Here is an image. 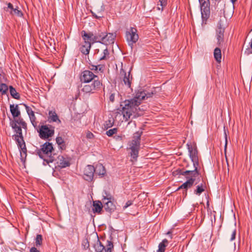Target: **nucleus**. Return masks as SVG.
I'll use <instances>...</instances> for the list:
<instances>
[{
	"mask_svg": "<svg viewBox=\"0 0 252 252\" xmlns=\"http://www.w3.org/2000/svg\"><path fill=\"white\" fill-rule=\"evenodd\" d=\"M94 172L98 175H104L106 172L105 167L101 163L96 164L94 167Z\"/></svg>",
	"mask_w": 252,
	"mask_h": 252,
	"instance_id": "obj_24",
	"label": "nucleus"
},
{
	"mask_svg": "<svg viewBox=\"0 0 252 252\" xmlns=\"http://www.w3.org/2000/svg\"><path fill=\"white\" fill-rule=\"evenodd\" d=\"M224 21L225 19H220L219 21L216 32V37L217 40V44L221 47L224 42V33L225 31V24Z\"/></svg>",
	"mask_w": 252,
	"mask_h": 252,
	"instance_id": "obj_11",
	"label": "nucleus"
},
{
	"mask_svg": "<svg viewBox=\"0 0 252 252\" xmlns=\"http://www.w3.org/2000/svg\"><path fill=\"white\" fill-rule=\"evenodd\" d=\"M172 234V231H169L167 232L166 234L167 235H170V237L171 238H172V235H171Z\"/></svg>",
	"mask_w": 252,
	"mask_h": 252,
	"instance_id": "obj_51",
	"label": "nucleus"
},
{
	"mask_svg": "<svg viewBox=\"0 0 252 252\" xmlns=\"http://www.w3.org/2000/svg\"><path fill=\"white\" fill-rule=\"evenodd\" d=\"M48 120L50 122H57L58 124L61 123V120L55 111H50L49 112Z\"/></svg>",
	"mask_w": 252,
	"mask_h": 252,
	"instance_id": "obj_23",
	"label": "nucleus"
},
{
	"mask_svg": "<svg viewBox=\"0 0 252 252\" xmlns=\"http://www.w3.org/2000/svg\"><path fill=\"white\" fill-rule=\"evenodd\" d=\"M105 123L107 128L112 126L113 125V121L111 120H109L106 121Z\"/></svg>",
	"mask_w": 252,
	"mask_h": 252,
	"instance_id": "obj_42",
	"label": "nucleus"
},
{
	"mask_svg": "<svg viewBox=\"0 0 252 252\" xmlns=\"http://www.w3.org/2000/svg\"><path fill=\"white\" fill-rule=\"evenodd\" d=\"M245 54H246L247 55H249L250 54H252V42H251V43H250V47L247 48L245 50Z\"/></svg>",
	"mask_w": 252,
	"mask_h": 252,
	"instance_id": "obj_40",
	"label": "nucleus"
},
{
	"mask_svg": "<svg viewBox=\"0 0 252 252\" xmlns=\"http://www.w3.org/2000/svg\"><path fill=\"white\" fill-rule=\"evenodd\" d=\"M103 206L102 203L100 201H95L93 202V210L94 213H100Z\"/></svg>",
	"mask_w": 252,
	"mask_h": 252,
	"instance_id": "obj_25",
	"label": "nucleus"
},
{
	"mask_svg": "<svg viewBox=\"0 0 252 252\" xmlns=\"http://www.w3.org/2000/svg\"><path fill=\"white\" fill-rule=\"evenodd\" d=\"M201 16L203 19H208L210 14V1L209 0H198Z\"/></svg>",
	"mask_w": 252,
	"mask_h": 252,
	"instance_id": "obj_13",
	"label": "nucleus"
},
{
	"mask_svg": "<svg viewBox=\"0 0 252 252\" xmlns=\"http://www.w3.org/2000/svg\"><path fill=\"white\" fill-rule=\"evenodd\" d=\"M94 134L91 132L88 131L87 133L86 137L87 138L92 139L94 137Z\"/></svg>",
	"mask_w": 252,
	"mask_h": 252,
	"instance_id": "obj_46",
	"label": "nucleus"
},
{
	"mask_svg": "<svg viewBox=\"0 0 252 252\" xmlns=\"http://www.w3.org/2000/svg\"><path fill=\"white\" fill-rule=\"evenodd\" d=\"M119 79L123 85L125 86L127 88H130L133 79L130 70L127 72L122 67L120 70Z\"/></svg>",
	"mask_w": 252,
	"mask_h": 252,
	"instance_id": "obj_10",
	"label": "nucleus"
},
{
	"mask_svg": "<svg viewBox=\"0 0 252 252\" xmlns=\"http://www.w3.org/2000/svg\"><path fill=\"white\" fill-rule=\"evenodd\" d=\"M56 141L58 145H62L63 142H64L63 139L61 136L57 137Z\"/></svg>",
	"mask_w": 252,
	"mask_h": 252,
	"instance_id": "obj_39",
	"label": "nucleus"
},
{
	"mask_svg": "<svg viewBox=\"0 0 252 252\" xmlns=\"http://www.w3.org/2000/svg\"><path fill=\"white\" fill-rule=\"evenodd\" d=\"M84 247H86L87 248H89V243H88V242H87V241H86V242H85V244L84 245Z\"/></svg>",
	"mask_w": 252,
	"mask_h": 252,
	"instance_id": "obj_52",
	"label": "nucleus"
},
{
	"mask_svg": "<svg viewBox=\"0 0 252 252\" xmlns=\"http://www.w3.org/2000/svg\"><path fill=\"white\" fill-rule=\"evenodd\" d=\"M20 105H23L25 106L26 111L29 116L34 113V112L32 110V108L28 106V105H27L26 104L21 103Z\"/></svg>",
	"mask_w": 252,
	"mask_h": 252,
	"instance_id": "obj_37",
	"label": "nucleus"
},
{
	"mask_svg": "<svg viewBox=\"0 0 252 252\" xmlns=\"http://www.w3.org/2000/svg\"><path fill=\"white\" fill-rule=\"evenodd\" d=\"M93 80H98V77L90 70H86L82 73L81 80L84 83H90Z\"/></svg>",
	"mask_w": 252,
	"mask_h": 252,
	"instance_id": "obj_15",
	"label": "nucleus"
},
{
	"mask_svg": "<svg viewBox=\"0 0 252 252\" xmlns=\"http://www.w3.org/2000/svg\"><path fill=\"white\" fill-rule=\"evenodd\" d=\"M132 204V201L131 200L127 201L125 205L124 206L123 208L124 209H126L128 207L130 206Z\"/></svg>",
	"mask_w": 252,
	"mask_h": 252,
	"instance_id": "obj_45",
	"label": "nucleus"
},
{
	"mask_svg": "<svg viewBox=\"0 0 252 252\" xmlns=\"http://www.w3.org/2000/svg\"><path fill=\"white\" fill-rule=\"evenodd\" d=\"M91 13H92L93 16L96 19H99L102 17V15L101 12H98V14H97L94 11H91Z\"/></svg>",
	"mask_w": 252,
	"mask_h": 252,
	"instance_id": "obj_41",
	"label": "nucleus"
},
{
	"mask_svg": "<svg viewBox=\"0 0 252 252\" xmlns=\"http://www.w3.org/2000/svg\"><path fill=\"white\" fill-rule=\"evenodd\" d=\"M126 38L128 45L132 49L135 43L139 39V35L137 33V30L134 27H130L126 32Z\"/></svg>",
	"mask_w": 252,
	"mask_h": 252,
	"instance_id": "obj_9",
	"label": "nucleus"
},
{
	"mask_svg": "<svg viewBox=\"0 0 252 252\" xmlns=\"http://www.w3.org/2000/svg\"><path fill=\"white\" fill-rule=\"evenodd\" d=\"M4 9L9 12L11 15H15L19 17H22L23 16V12L19 9V7L16 6L14 7L13 4L10 2L7 3V7Z\"/></svg>",
	"mask_w": 252,
	"mask_h": 252,
	"instance_id": "obj_17",
	"label": "nucleus"
},
{
	"mask_svg": "<svg viewBox=\"0 0 252 252\" xmlns=\"http://www.w3.org/2000/svg\"><path fill=\"white\" fill-rule=\"evenodd\" d=\"M115 138L117 140H122V137L120 136H117Z\"/></svg>",
	"mask_w": 252,
	"mask_h": 252,
	"instance_id": "obj_53",
	"label": "nucleus"
},
{
	"mask_svg": "<svg viewBox=\"0 0 252 252\" xmlns=\"http://www.w3.org/2000/svg\"><path fill=\"white\" fill-rule=\"evenodd\" d=\"M118 131V129L117 128H113L112 129H110L106 131V133L108 136H112L113 134H116Z\"/></svg>",
	"mask_w": 252,
	"mask_h": 252,
	"instance_id": "obj_35",
	"label": "nucleus"
},
{
	"mask_svg": "<svg viewBox=\"0 0 252 252\" xmlns=\"http://www.w3.org/2000/svg\"><path fill=\"white\" fill-rule=\"evenodd\" d=\"M29 116L32 126H34V127H35L37 126V123L36 122V117L34 115V113L31 114Z\"/></svg>",
	"mask_w": 252,
	"mask_h": 252,
	"instance_id": "obj_33",
	"label": "nucleus"
},
{
	"mask_svg": "<svg viewBox=\"0 0 252 252\" xmlns=\"http://www.w3.org/2000/svg\"><path fill=\"white\" fill-rule=\"evenodd\" d=\"M115 35L111 33H106L105 32L104 36H103L101 43L105 45L112 44L114 42Z\"/></svg>",
	"mask_w": 252,
	"mask_h": 252,
	"instance_id": "obj_19",
	"label": "nucleus"
},
{
	"mask_svg": "<svg viewBox=\"0 0 252 252\" xmlns=\"http://www.w3.org/2000/svg\"><path fill=\"white\" fill-rule=\"evenodd\" d=\"M153 94L152 92L150 93L146 91H140L136 93L133 98L122 102L119 109L125 121L142 115L144 109L140 108L139 106L142 100L151 97Z\"/></svg>",
	"mask_w": 252,
	"mask_h": 252,
	"instance_id": "obj_1",
	"label": "nucleus"
},
{
	"mask_svg": "<svg viewBox=\"0 0 252 252\" xmlns=\"http://www.w3.org/2000/svg\"><path fill=\"white\" fill-rule=\"evenodd\" d=\"M84 41L85 44L81 46L80 50L83 54L88 55L89 53L92 43L91 41L87 40H84Z\"/></svg>",
	"mask_w": 252,
	"mask_h": 252,
	"instance_id": "obj_21",
	"label": "nucleus"
},
{
	"mask_svg": "<svg viewBox=\"0 0 252 252\" xmlns=\"http://www.w3.org/2000/svg\"><path fill=\"white\" fill-rule=\"evenodd\" d=\"M141 132H136L134 133L133 139L128 142V149L131 150V158L136 160L140 149Z\"/></svg>",
	"mask_w": 252,
	"mask_h": 252,
	"instance_id": "obj_5",
	"label": "nucleus"
},
{
	"mask_svg": "<svg viewBox=\"0 0 252 252\" xmlns=\"http://www.w3.org/2000/svg\"><path fill=\"white\" fill-rule=\"evenodd\" d=\"M206 188L205 185L201 184L196 187V189L194 190V192L195 194L199 195L201 193L204 191Z\"/></svg>",
	"mask_w": 252,
	"mask_h": 252,
	"instance_id": "obj_30",
	"label": "nucleus"
},
{
	"mask_svg": "<svg viewBox=\"0 0 252 252\" xmlns=\"http://www.w3.org/2000/svg\"><path fill=\"white\" fill-rule=\"evenodd\" d=\"M236 234V229H234L233 230V231L232 232V234H231V238H230L231 241H233L235 239Z\"/></svg>",
	"mask_w": 252,
	"mask_h": 252,
	"instance_id": "obj_43",
	"label": "nucleus"
},
{
	"mask_svg": "<svg viewBox=\"0 0 252 252\" xmlns=\"http://www.w3.org/2000/svg\"><path fill=\"white\" fill-rule=\"evenodd\" d=\"M94 248L96 252H102L105 249V247L98 239L94 245Z\"/></svg>",
	"mask_w": 252,
	"mask_h": 252,
	"instance_id": "obj_27",
	"label": "nucleus"
},
{
	"mask_svg": "<svg viewBox=\"0 0 252 252\" xmlns=\"http://www.w3.org/2000/svg\"><path fill=\"white\" fill-rule=\"evenodd\" d=\"M109 100L111 102H113L115 100V94H111L109 96Z\"/></svg>",
	"mask_w": 252,
	"mask_h": 252,
	"instance_id": "obj_49",
	"label": "nucleus"
},
{
	"mask_svg": "<svg viewBox=\"0 0 252 252\" xmlns=\"http://www.w3.org/2000/svg\"><path fill=\"white\" fill-rule=\"evenodd\" d=\"M8 86L4 83L0 84V92L2 94H5L8 91Z\"/></svg>",
	"mask_w": 252,
	"mask_h": 252,
	"instance_id": "obj_32",
	"label": "nucleus"
},
{
	"mask_svg": "<svg viewBox=\"0 0 252 252\" xmlns=\"http://www.w3.org/2000/svg\"><path fill=\"white\" fill-rule=\"evenodd\" d=\"M179 174L184 176L187 180L180 186L177 190H179L181 189H188L191 188L194 184L195 178L199 175L197 167H195L193 170H186L185 171H180Z\"/></svg>",
	"mask_w": 252,
	"mask_h": 252,
	"instance_id": "obj_4",
	"label": "nucleus"
},
{
	"mask_svg": "<svg viewBox=\"0 0 252 252\" xmlns=\"http://www.w3.org/2000/svg\"><path fill=\"white\" fill-rule=\"evenodd\" d=\"M54 151L52 144L49 142H45L41 146L37 154L41 158L49 163L56 160L57 155L54 153Z\"/></svg>",
	"mask_w": 252,
	"mask_h": 252,
	"instance_id": "obj_2",
	"label": "nucleus"
},
{
	"mask_svg": "<svg viewBox=\"0 0 252 252\" xmlns=\"http://www.w3.org/2000/svg\"><path fill=\"white\" fill-rule=\"evenodd\" d=\"M103 55L99 58V60H104L107 59L109 54V51L107 48L103 50Z\"/></svg>",
	"mask_w": 252,
	"mask_h": 252,
	"instance_id": "obj_36",
	"label": "nucleus"
},
{
	"mask_svg": "<svg viewBox=\"0 0 252 252\" xmlns=\"http://www.w3.org/2000/svg\"><path fill=\"white\" fill-rule=\"evenodd\" d=\"M224 137H225V145H224V154H225V158H226V161H227V157H226L227 136V134H226L225 130H224Z\"/></svg>",
	"mask_w": 252,
	"mask_h": 252,
	"instance_id": "obj_38",
	"label": "nucleus"
},
{
	"mask_svg": "<svg viewBox=\"0 0 252 252\" xmlns=\"http://www.w3.org/2000/svg\"><path fill=\"white\" fill-rule=\"evenodd\" d=\"M168 241L166 239H164L162 241L159 243L158 245V252H164L165 250V247L167 246L168 244Z\"/></svg>",
	"mask_w": 252,
	"mask_h": 252,
	"instance_id": "obj_29",
	"label": "nucleus"
},
{
	"mask_svg": "<svg viewBox=\"0 0 252 252\" xmlns=\"http://www.w3.org/2000/svg\"><path fill=\"white\" fill-rule=\"evenodd\" d=\"M10 111L14 119L15 118H18L21 115V112L19 110L18 104H10Z\"/></svg>",
	"mask_w": 252,
	"mask_h": 252,
	"instance_id": "obj_22",
	"label": "nucleus"
},
{
	"mask_svg": "<svg viewBox=\"0 0 252 252\" xmlns=\"http://www.w3.org/2000/svg\"><path fill=\"white\" fill-rule=\"evenodd\" d=\"M58 145L59 146V148L62 150H65V149L66 148L65 142H63L62 145Z\"/></svg>",
	"mask_w": 252,
	"mask_h": 252,
	"instance_id": "obj_47",
	"label": "nucleus"
},
{
	"mask_svg": "<svg viewBox=\"0 0 252 252\" xmlns=\"http://www.w3.org/2000/svg\"><path fill=\"white\" fill-rule=\"evenodd\" d=\"M42 236L41 234H37L35 239V244L36 247H40L42 244Z\"/></svg>",
	"mask_w": 252,
	"mask_h": 252,
	"instance_id": "obj_31",
	"label": "nucleus"
},
{
	"mask_svg": "<svg viewBox=\"0 0 252 252\" xmlns=\"http://www.w3.org/2000/svg\"><path fill=\"white\" fill-rule=\"evenodd\" d=\"M99 66V65H91L90 66V68L91 69V70H97V69H98V67Z\"/></svg>",
	"mask_w": 252,
	"mask_h": 252,
	"instance_id": "obj_48",
	"label": "nucleus"
},
{
	"mask_svg": "<svg viewBox=\"0 0 252 252\" xmlns=\"http://www.w3.org/2000/svg\"><path fill=\"white\" fill-rule=\"evenodd\" d=\"M159 2L160 3V5L164 7L167 5V0H159Z\"/></svg>",
	"mask_w": 252,
	"mask_h": 252,
	"instance_id": "obj_44",
	"label": "nucleus"
},
{
	"mask_svg": "<svg viewBox=\"0 0 252 252\" xmlns=\"http://www.w3.org/2000/svg\"><path fill=\"white\" fill-rule=\"evenodd\" d=\"M163 7H161V8H160V7H157V9H158V10H161V11H162V10H163Z\"/></svg>",
	"mask_w": 252,
	"mask_h": 252,
	"instance_id": "obj_54",
	"label": "nucleus"
},
{
	"mask_svg": "<svg viewBox=\"0 0 252 252\" xmlns=\"http://www.w3.org/2000/svg\"><path fill=\"white\" fill-rule=\"evenodd\" d=\"M30 252H40V251L36 248L33 247L31 248Z\"/></svg>",
	"mask_w": 252,
	"mask_h": 252,
	"instance_id": "obj_50",
	"label": "nucleus"
},
{
	"mask_svg": "<svg viewBox=\"0 0 252 252\" xmlns=\"http://www.w3.org/2000/svg\"><path fill=\"white\" fill-rule=\"evenodd\" d=\"M56 158H58L57 163L61 168H65L70 166V163L69 158L63 156H57Z\"/></svg>",
	"mask_w": 252,
	"mask_h": 252,
	"instance_id": "obj_18",
	"label": "nucleus"
},
{
	"mask_svg": "<svg viewBox=\"0 0 252 252\" xmlns=\"http://www.w3.org/2000/svg\"><path fill=\"white\" fill-rule=\"evenodd\" d=\"M102 86V83L99 80H95L92 83H84L81 85V92L85 94H94L100 90Z\"/></svg>",
	"mask_w": 252,
	"mask_h": 252,
	"instance_id": "obj_6",
	"label": "nucleus"
},
{
	"mask_svg": "<svg viewBox=\"0 0 252 252\" xmlns=\"http://www.w3.org/2000/svg\"><path fill=\"white\" fill-rule=\"evenodd\" d=\"M9 92L11 96L16 99H19L20 95L17 92L16 90L12 86H9Z\"/></svg>",
	"mask_w": 252,
	"mask_h": 252,
	"instance_id": "obj_28",
	"label": "nucleus"
},
{
	"mask_svg": "<svg viewBox=\"0 0 252 252\" xmlns=\"http://www.w3.org/2000/svg\"><path fill=\"white\" fill-rule=\"evenodd\" d=\"M111 200L112 196L111 194L105 191L103 193L102 201L104 204L103 207L105 210L109 212H111L115 209V205Z\"/></svg>",
	"mask_w": 252,
	"mask_h": 252,
	"instance_id": "obj_12",
	"label": "nucleus"
},
{
	"mask_svg": "<svg viewBox=\"0 0 252 252\" xmlns=\"http://www.w3.org/2000/svg\"><path fill=\"white\" fill-rule=\"evenodd\" d=\"M113 244L112 242L107 241V244L106 245V249L105 252H112V250L113 249Z\"/></svg>",
	"mask_w": 252,
	"mask_h": 252,
	"instance_id": "obj_34",
	"label": "nucleus"
},
{
	"mask_svg": "<svg viewBox=\"0 0 252 252\" xmlns=\"http://www.w3.org/2000/svg\"><path fill=\"white\" fill-rule=\"evenodd\" d=\"M15 124L17 126H21L26 131L27 130V125L26 123L24 121V119L19 116L18 118H14L12 121L10 122V125H14Z\"/></svg>",
	"mask_w": 252,
	"mask_h": 252,
	"instance_id": "obj_20",
	"label": "nucleus"
},
{
	"mask_svg": "<svg viewBox=\"0 0 252 252\" xmlns=\"http://www.w3.org/2000/svg\"><path fill=\"white\" fill-rule=\"evenodd\" d=\"M231 2L234 3L237 0H231Z\"/></svg>",
	"mask_w": 252,
	"mask_h": 252,
	"instance_id": "obj_55",
	"label": "nucleus"
},
{
	"mask_svg": "<svg viewBox=\"0 0 252 252\" xmlns=\"http://www.w3.org/2000/svg\"><path fill=\"white\" fill-rule=\"evenodd\" d=\"M14 131L16 133L15 134L12 136V138L16 141L18 147L20 151L21 157L24 156H27V148L26 144L24 140V137L22 134V128L21 126H17L15 124L14 125H10Z\"/></svg>",
	"mask_w": 252,
	"mask_h": 252,
	"instance_id": "obj_3",
	"label": "nucleus"
},
{
	"mask_svg": "<svg viewBox=\"0 0 252 252\" xmlns=\"http://www.w3.org/2000/svg\"><path fill=\"white\" fill-rule=\"evenodd\" d=\"M39 137L44 140L49 139L55 133V127L50 125H42L38 130Z\"/></svg>",
	"mask_w": 252,
	"mask_h": 252,
	"instance_id": "obj_8",
	"label": "nucleus"
},
{
	"mask_svg": "<svg viewBox=\"0 0 252 252\" xmlns=\"http://www.w3.org/2000/svg\"><path fill=\"white\" fill-rule=\"evenodd\" d=\"M104 33L105 32L100 31H98L97 32H95L94 33L93 32H86L83 31L81 32V34L84 40H90L92 43H94V42L101 43Z\"/></svg>",
	"mask_w": 252,
	"mask_h": 252,
	"instance_id": "obj_7",
	"label": "nucleus"
},
{
	"mask_svg": "<svg viewBox=\"0 0 252 252\" xmlns=\"http://www.w3.org/2000/svg\"><path fill=\"white\" fill-rule=\"evenodd\" d=\"M214 56L216 61L220 63L221 61V52L220 48L217 47L215 49L214 51Z\"/></svg>",
	"mask_w": 252,
	"mask_h": 252,
	"instance_id": "obj_26",
	"label": "nucleus"
},
{
	"mask_svg": "<svg viewBox=\"0 0 252 252\" xmlns=\"http://www.w3.org/2000/svg\"><path fill=\"white\" fill-rule=\"evenodd\" d=\"M187 146L189 152V157L193 162V164L195 169V167H197L198 165L197 148L196 146H192L189 144H187Z\"/></svg>",
	"mask_w": 252,
	"mask_h": 252,
	"instance_id": "obj_14",
	"label": "nucleus"
},
{
	"mask_svg": "<svg viewBox=\"0 0 252 252\" xmlns=\"http://www.w3.org/2000/svg\"><path fill=\"white\" fill-rule=\"evenodd\" d=\"M94 167L91 165H87L84 169V178L85 180L92 181L93 179Z\"/></svg>",
	"mask_w": 252,
	"mask_h": 252,
	"instance_id": "obj_16",
	"label": "nucleus"
}]
</instances>
